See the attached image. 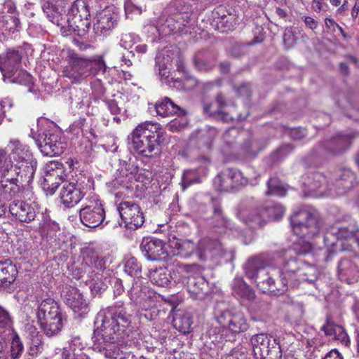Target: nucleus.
Returning <instances> with one entry per match:
<instances>
[{
	"instance_id": "f257e3e1",
	"label": "nucleus",
	"mask_w": 359,
	"mask_h": 359,
	"mask_svg": "<svg viewBox=\"0 0 359 359\" xmlns=\"http://www.w3.org/2000/svg\"><path fill=\"white\" fill-rule=\"evenodd\" d=\"M97 329L93 332V351L100 355L95 359H105V351H111V344L123 339L131 332L130 316L121 305L102 309L97 315Z\"/></svg>"
},
{
	"instance_id": "f03ea898",
	"label": "nucleus",
	"mask_w": 359,
	"mask_h": 359,
	"mask_svg": "<svg viewBox=\"0 0 359 359\" xmlns=\"http://www.w3.org/2000/svg\"><path fill=\"white\" fill-rule=\"evenodd\" d=\"M106 68L101 56L87 58L72 53L69 55L68 64L63 67L62 74L70 79L72 83H79L88 76H94L100 73L103 74Z\"/></svg>"
},
{
	"instance_id": "7ed1b4c3",
	"label": "nucleus",
	"mask_w": 359,
	"mask_h": 359,
	"mask_svg": "<svg viewBox=\"0 0 359 359\" xmlns=\"http://www.w3.org/2000/svg\"><path fill=\"white\" fill-rule=\"evenodd\" d=\"M10 154L0 148V177L26 169L30 165L37 166L28 147L18 140H11L8 144Z\"/></svg>"
},
{
	"instance_id": "20e7f679",
	"label": "nucleus",
	"mask_w": 359,
	"mask_h": 359,
	"mask_svg": "<svg viewBox=\"0 0 359 359\" xmlns=\"http://www.w3.org/2000/svg\"><path fill=\"white\" fill-rule=\"evenodd\" d=\"M36 167L30 165L25 170L0 177V197L9 201L28 196Z\"/></svg>"
},
{
	"instance_id": "39448f33",
	"label": "nucleus",
	"mask_w": 359,
	"mask_h": 359,
	"mask_svg": "<svg viewBox=\"0 0 359 359\" xmlns=\"http://www.w3.org/2000/svg\"><path fill=\"white\" fill-rule=\"evenodd\" d=\"M280 271L281 278L278 283V290L280 293L285 292L288 285L297 287L301 283H313L317 280L318 275L315 266L294 258L285 262Z\"/></svg>"
},
{
	"instance_id": "423d86ee",
	"label": "nucleus",
	"mask_w": 359,
	"mask_h": 359,
	"mask_svg": "<svg viewBox=\"0 0 359 359\" xmlns=\"http://www.w3.org/2000/svg\"><path fill=\"white\" fill-rule=\"evenodd\" d=\"M324 243L329 254L353 252L359 254V231H354L340 224L330 226L325 233Z\"/></svg>"
},
{
	"instance_id": "0eeeda50",
	"label": "nucleus",
	"mask_w": 359,
	"mask_h": 359,
	"mask_svg": "<svg viewBox=\"0 0 359 359\" xmlns=\"http://www.w3.org/2000/svg\"><path fill=\"white\" fill-rule=\"evenodd\" d=\"M245 275L252 280L263 292H270L275 295L281 294L278 290L280 269L272 266H264L258 259L249 260L245 265Z\"/></svg>"
},
{
	"instance_id": "6e6552de",
	"label": "nucleus",
	"mask_w": 359,
	"mask_h": 359,
	"mask_svg": "<svg viewBox=\"0 0 359 359\" xmlns=\"http://www.w3.org/2000/svg\"><path fill=\"white\" fill-rule=\"evenodd\" d=\"M358 136V133L356 131L339 133L318 142L311 150L309 156L311 161L318 162L340 155L349 149L353 140Z\"/></svg>"
},
{
	"instance_id": "1a4fd4ad",
	"label": "nucleus",
	"mask_w": 359,
	"mask_h": 359,
	"mask_svg": "<svg viewBox=\"0 0 359 359\" xmlns=\"http://www.w3.org/2000/svg\"><path fill=\"white\" fill-rule=\"evenodd\" d=\"M41 329L48 337L58 334L63 327L64 316L59 304L53 298L43 299L36 312Z\"/></svg>"
},
{
	"instance_id": "9d476101",
	"label": "nucleus",
	"mask_w": 359,
	"mask_h": 359,
	"mask_svg": "<svg viewBox=\"0 0 359 359\" xmlns=\"http://www.w3.org/2000/svg\"><path fill=\"white\" fill-rule=\"evenodd\" d=\"M294 233L300 238H311L316 236L320 226L315 215L307 210H299L294 212L290 218Z\"/></svg>"
},
{
	"instance_id": "9b49d317",
	"label": "nucleus",
	"mask_w": 359,
	"mask_h": 359,
	"mask_svg": "<svg viewBox=\"0 0 359 359\" xmlns=\"http://www.w3.org/2000/svg\"><path fill=\"white\" fill-rule=\"evenodd\" d=\"M68 32L85 34L90 28V11L85 0H76L67 14Z\"/></svg>"
},
{
	"instance_id": "f8f14e48",
	"label": "nucleus",
	"mask_w": 359,
	"mask_h": 359,
	"mask_svg": "<svg viewBox=\"0 0 359 359\" xmlns=\"http://www.w3.org/2000/svg\"><path fill=\"white\" fill-rule=\"evenodd\" d=\"M252 351L256 359H280L282 351L276 339L266 334H255L251 338Z\"/></svg>"
},
{
	"instance_id": "ddd939ff",
	"label": "nucleus",
	"mask_w": 359,
	"mask_h": 359,
	"mask_svg": "<svg viewBox=\"0 0 359 359\" xmlns=\"http://www.w3.org/2000/svg\"><path fill=\"white\" fill-rule=\"evenodd\" d=\"M90 180L85 177L78 178L76 182H66L60 194L62 203L68 208L77 204L90 189Z\"/></svg>"
},
{
	"instance_id": "4468645a",
	"label": "nucleus",
	"mask_w": 359,
	"mask_h": 359,
	"mask_svg": "<svg viewBox=\"0 0 359 359\" xmlns=\"http://www.w3.org/2000/svg\"><path fill=\"white\" fill-rule=\"evenodd\" d=\"M196 267L194 264H177L172 271H169L165 268H159L149 272V279L151 282L156 285L165 287L168 286L170 280L175 283H184L185 280L180 278L182 273H191Z\"/></svg>"
},
{
	"instance_id": "2eb2a0df",
	"label": "nucleus",
	"mask_w": 359,
	"mask_h": 359,
	"mask_svg": "<svg viewBox=\"0 0 359 359\" xmlns=\"http://www.w3.org/2000/svg\"><path fill=\"white\" fill-rule=\"evenodd\" d=\"M248 180L236 168H225L214 178L213 184L219 191H231L246 185Z\"/></svg>"
},
{
	"instance_id": "dca6fc26",
	"label": "nucleus",
	"mask_w": 359,
	"mask_h": 359,
	"mask_svg": "<svg viewBox=\"0 0 359 359\" xmlns=\"http://www.w3.org/2000/svg\"><path fill=\"white\" fill-rule=\"evenodd\" d=\"M86 200L84 207L79 210L81 222L88 227H97L102 224L105 218L103 205L96 196Z\"/></svg>"
},
{
	"instance_id": "f3484780",
	"label": "nucleus",
	"mask_w": 359,
	"mask_h": 359,
	"mask_svg": "<svg viewBox=\"0 0 359 359\" xmlns=\"http://www.w3.org/2000/svg\"><path fill=\"white\" fill-rule=\"evenodd\" d=\"M164 132L156 123L145 122L139 124L133 131L128 139L131 140V145L140 149L142 141L148 142L151 139H165L163 136Z\"/></svg>"
},
{
	"instance_id": "a211bd4d",
	"label": "nucleus",
	"mask_w": 359,
	"mask_h": 359,
	"mask_svg": "<svg viewBox=\"0 0 359 359\" xmlns=\"http://www.w3.org/2000/svg\"><path fill=\"white\" fill-rule=\"evenodd\" d=\"M65 170L62 163L50 161L45 168V175L41 182L43 189L49 194H53L65 180Z\"/></svg>"
},
{
	"instance_id": "6ab92c4d",
	"label": "nucleus",
	"mask_w": 359,
	"mask_h": 359,
	"mask_svg": "<svg viewBox=\"0 0 359 359\" xmlns=\"http://www.w3.org/2000/svg\"><path fill=\"white\" fill-rule=\"evenodd\" d=\"M118 210L124 226L129 229H137L144 222V214L140 207L132 201L120 203Z\"/></svg>"
},
{
	"instance_id": "aec40b11",
	"label": "nucleus",
	"mask_w": 359,
	"mask_h": 359,
	"mask_svg": "<svg viewBox=\"0 0 359 359\" xmlns=\"http://www.w3.org/2000/svg\"><path fill=\"white\" fill-rule=\"evenodd\" d=\"M62 297L65 304L79 316H84L89 312L88 302L76 287L65 286L62 291Z\"/></svg>"
},
{
	"instance_id": "412c9836",
	"label": "nucleus",
	"mask_w": 359,
	"mask_h": 359,
	"mask_svg": "<svg viewBox=\"0 0 359 359\" xmlns=\"http://www.w3.org/2000/svg\"><path fill=\"white\" fill-rule=\"evenodd\" d=\"M218 323L233 333L245 332L249 325L245 315L241 311L225 310L217 318Z\"/></svg>"
},
{
	"instance_id": "4be33fe9",
	"label": "nucleus",
	"mask_w": 359,
	"mask_h": 359,
	"mask_svg": "<svg viewBox=\"0 0 359 359\" xmlns=\"http://www.w3.org/2000/svg\"><path fill=\"white\" fill-rule=\"evenodd\" d=\"M36 144L44 156H54L62 154L66 149L57 133L46 131L36 140Z\"/></svg>"
},
{
	"instance_id": "5701e85b",
	"label": "nucleus",
	"mask_w": 359,
	"mask_h": 359,
	"mask_svg": "<svg viewBox=\"0 0 359 359\" xmlns=\"http://www.w3.org/2000/svg\"><path fill=\"white\" fill-rule=\"evenodd\" d=\"M140 249L144 255L151 261H166L170 257L166 245L160 239H143Z\"/></svg>"
},
{
	"instance_id": "b1692460",
	"label": "nucleus",
	"mask_w": 359,
	"mask_h": 359,
	"mask_svg": "<svg viewBox=\"0 0 359 359\" xmlns=\"http://www.w3.org/2000/svg\"><path fill=\"white\" fill-rule=\"evenodd\" d=\"M224 252L225 250L218 239L206 237L201 239L197 245V255L202 261L222 257Z\"/></svg>"
},
{
	"instance_id": "393cba45",
	"label": "nucleus",
	"mask_w": 359,
	"mask_h": 359,
	"mask_svg": "<svg viewBox=\"0 0 359 359\" xmlns=\"http://www.w3.org/2000/svg\"><path fill=\"white\" fill-rule=\"evenodd\" d=\"M22 53L17 50H8L0 56V70L4 78H11L19 70L22 61Z\"/></svg>"
},
{
	"instance_id": "a878e982",
	"label": "nucleus",
	"mask_w": 359,
	"mask_h": 359,
	"mask_svg": "<svg viewBox=\"0 0 359 359\" xmlns=\"http://www.w3.org/2000/svg\"><path fill=\"white\" fill-rule=\"evenodd\" d=\"M189 273H182L180 278L185 280L183 284L186 285L187 291L194 299H198L203 297L205 290L208 286L205 279L201 276H190Z\"/></svg>"
},
{
	"instance_id": "bb28decb",
	"label": "nucleus",
	"mask_w": 359,
	"mask_h": 359,
	"mask_svg": "<svg viewBox=\"0 0 359 359\" xmlns=\"http://www.w3.org/2000/svg\"><path fill=\"white\" fill-rule=\"evenodd\" d=\"M9 212L21 222L29 223L36 217L34 208L31 204L20 200H14L10 204Z\"/></svg>"
},
{
	"instance_id": "cd10ccee",
	"label": "nucleus",
	"mask_w": 359,
	"mask_h": 359,
	"mask_svg": "<svg viewBox=\"0 0 359 359\" xmlns=\"http://www.w3.org/2000/svg\"><path fill=\"white\" fill-rule=\"evenodd\" d=\"M302 184L310 194L319 192L322 194L327 187L325 176L317 171L306 173L302 177Z\"/></svg>"
},
{
	"instance_id": "c85d7f7f",
	"label": "nucleus",
	"mask_w": 359,
	"mask_h": 359,
	"mask_svg": "<svg viewBox=\"0 0 359 359\" xmlns=\"http://www.w3.org/2000/svg\"><path fill=\"white\" fill-rule=\"evenodd\" d=\"M269 213L267 210L258 207L250 210L248 213L240 215L241 220L252 229L262 227L269 220Z\"/></svg>"
},
{
	"instance_id": "c756f323",
	"label": "nucleus",
	"mask_w": 359,
	"mask_h": 359,
	"mask_svg": "<svg viewBox=\"0 0 359 359\" xmlns=\"http://www.w3.org/2000/svg\"><path fill=\"white\" fill-rule=\"evenodd\" d=\"M337 269L340 280L348 283L356 280L359 276L358 265L350 259H341L338 263Z\"/></svg>"
},
{
	"instance_id": "7c9ffc66",
	"label": "nucleus",
	"mask_w": 359,
	"mask_h": 359,
	"mask_svg": "<svg viewBox=\"0 0 359 359\" xmlns=\"http://www.w3.org/2000/svg\"><path fill=\"white\" fill-rule=\"evenodd\" d=\"M115 23L114 15L109 11H103L97 15L93 30L97 36H106L114 28Z\"/></svg>"
},
{
	"instance_id": "2f4dec72",
	"label": "nucleus",
	"mask_w": 359,
	"mask_h": 359,
	"mask_svg": "<svg viewBox=\"0 0 359 359\" xmlns=\"http://www.w3.org/2000/svg\"><path fill=\"white\" fill-rule=\"evenodd\" d=\"M357 184L355 173L348 168L340 170L339 177L336 180L333 186L337 195L345 194Z\"/></svg>"
},
{
	"instance_id": "473e14b6",
	"label": "nucleus",
	"mask_w": 359,
	"mask_h": 359,
	"mask_svg": "<svg viewBox=\"0 0 359 359\" xmlns=\"http://www.w3.org/2000/svg\"><path fill=\"white\" fill-rule=\"evenodd\" d=\"M208 226L212 232L223 234L230 228V221L224 215L220 206H215L213 215L208 222Z\"/></svg>"
},
{
	"instance_id": "72a5a7b5",
	"label": "nucleus",
	"mask_w": 359,
	"mask_h": 359,
	"mask_svg": "<svg viewBox=\"0 0 359 359\" xmlns=\"http://www.w3.org/2000/svg\"><path fill=\"white\" fill-rule=\"evenodd\" d=\"M321 330L326 336L331 337L343 344L347 345L349 342L348 337L344 327L336 324L329 315L326 316L325 323L322 326Z\"/></svg>"
},
{
	"instance_id": "f704fd0d",
	"label": "nucleus",
	"mask_w": 359,
	"mask_h": 359,
	"mask_svg": "<svg viewBox=\"0 0 359 359\" xmlns=\"http://www.w3.org/2000/svg\"><path fill=\"white\" fill-rule=\"evenodd\" d=\"M18 269L11 259L0 262V289L11 285L16 279Z\"/></svg>"
},
{
	"instance_id": "c9c22d12",
	"label": "nucleus",
	"mask_w": 359,
	"mask_h": 359,
	"mask_svg": "<svg viewBox=\"0 0 359 359\" xmlns=\"http://www.w3.org/2000/svg\"><path fill=\"white\" fill-rule=\"evenodd\" d=\"M169 246L172 248L170 251V257L173 256H180L184 258L191 257L196 251L197 252V245L189 240L186 241H172L170 242Z\"/></svg>"
},
{
	"instance_id": "e433bc0d",
	"label": "nucleus",
	"mask_w": 359,
	"mask_h": 359,
	"mask_svg": "<svg viewBox=\"0 0 359 359\" xmlns=\"http://www.w3.org/2000/svg\"><path fill=\"white\" fill-rule=\"evenodd\" d=\"M152 292L144 285V280L142 278H135L131 288L128 290L130 299L136 303L142 304L151 297Z\"/></svg>"
},
{
	"instance_id": "4c0bfd02",
	"label": "nucleus",
	"mask_w": 359,
	"mask_h": 359,
	"mask_svg": "<svg viewBox=\"0 0 359 359\" xmlns=\"http://www.w3.org/2000/svg\"><path fill=\"white\" fill-rule=\"evenodd\" d=\"M88 282L92 293L97 294L106 290L110 280L107 272L98 271L95 273L94 271H92L90 273Z\"/></svg>"
},
{
	"instance_id": "58836bf2",
	"label": "nucleus",
	"mask_w": 359,
	"mask_h": 359,
	"mask_svg": "<svg viewBox=\"0 0 359 359\" xmlns=\"http://www.w3.org/2000/svg\"><path fill=\"white\" fill-rule=\"evenodd\" d=\"M214 57L211 53L206 50H201L197 52L194 56V65L195 68L202 72H208L211 71L215 64Z\"/></svg>"
},
{
	"instance_id": "ea45409f",
	"label": "nucleus",
	"mask_w": 359,
	"mask_h": 359,
	"mask_svg": "<svg viewBox=\"0 0 359 359\" xmlns=\"http://www.w3.org/2000/svg\"><path fill=\"white\" fill-rule=\"evenodd\" d=\"M216 15L217 16L215 18L217 19V27L222 32L232 30L238 23L235 15L228 13L223 8H219Z\"/></svg>"
},
{
	"instance_id": "a19ab883",
	"label": "nucleus",
	"mask_w": 359,
	"mask_h": 359,
	"mask_svg": "<svg viewBox=\"0 0 359 359\" xmlns=\"http://www.w3.org/2000/svg\"><path fill=\"white\" fill-rule=\"evenodd\" d=\"M155 109L157 114L163 117L172 114L182 115L184 114L183 109L168 97H164L161 101L156 102Z\"/></svg>"
},
{
	"instance_id": "79ce46f5",
	"label": "nucleus",
	"mask_w": 359,
	"mask_h": 359,
	"mask_svg": "<svg viewBox=\"0 0 359 359\" xmlns=\"http://www.w3.org/2000/svg\"><path fill=\"white\" fill-rule=\"evenodd\" d=\"M165 142V139L158 140L154 138V140H149L148 142L142 141L141 147L138 149L135 146H132V148L138 154L146 156L151 157L156 155L160 151V145Z\"/></svg>"
},
{
	"instance_id": "37998d69",
	"label": "nucleus",
	"mask_w": 359,
	"mask_h": 359,
	"mask_svg": "<svg viewBox=\"0 0 359 359\" xmlns=\"http://www.w3.org/2000/svg\"><path fill=\"white\" fill-rule=\"evenodd\" d=\"M193 316L187 311H183L175 315L173 325L179 332L188 334L192 330Z\"/></svg>"
},
{
	"instance_id": "c03bdc74",
	"label": "nucleus",
	"mask_w": 359,
	"mask_h": 359,
	"mask_svg": "<svg viewBox=\"0 0 359 359\" xmlns=\"http://www.w3.org/2000/svg\"><path fill=\"white\" fill-rule=\"evenodd\" d=\"M0 29L6 34H11L19 32L20 22L17 17L5 15L0 20Z\"/></svg>"
},
{
	"instance_id": "a18cd8bd",
	"label": "nucleus",
	"mask_w": 359,
	"mask_h": 359,
	"mask_svg": "<svg viewBox=\"0 0 359 359\" xmlns=\"http://www.w3.org/2000/svg\"><path fill=\"white\" fill-rule=\"evenodd\" d=\"M43 351L41 335L32 338L25 355L24 359H36Z\"/></svg>"
},
{
	"instance_id": "49530a36",
	"label": "nucleus",
	"mask_w": 359,
	"mask_h": 359,
	"mask_svg": "<svg viewBox=\"0 0 359 359\" xmlns=\"http://www.w3.org/2000/svg\"><path fill=\"white\" fill-rule=\"evenodd\" d=\"M23 343L16 332H13L9 349L10 359H20L24 352Z\"/></svg>"
},
{
	"instance_id": "de8ad7c7",
	"label": "nucleus",
	"mask_w": 359,
	"mask_h": 359,
	"mask_svg": "<svg viewBox=\"0 0 359 359\" xmlns=\"http://www.w3.org/2000/svg\"><path fill=\"white\" fill-rule=\"evenodd\" d=\"M266 195H277L284 196L286 194V189L283 184L277 177H271L267 182Z\"/></svg>"
},
{
	"instance_id": "09e8293b",
	"label": "nucleus",
	"mask_w": 359,
	"mask_h": 359,
	"mask_svg": "<svg viewBox=\"0 0 359 359\" xmlns=\"http://www.w3.org/2000/svg\"><path fill=\"white\" fill-rule=\"evenodd\" d=\"M158 30L165 35L180 32L179 25L176 22L175 15L169 16L164 23L158 26Z\"/></svg>"
},
{
	"instance_id": "8fccbe9b",
	"label": "nucleus",
	"mask_w": 359,
	"mask_h": 359,
	"mask_svg": "<svg viewBox=\"0 0 359 359\" xmlns=\"http://www.w3.org/2000/svg\"><path fill=\"white\" fill-rule=\"evenodd\" d=\"M16 74L17 76L15 74L11 78H4V79H8L10 83H18L27 86H29L32 84V77L27 72L19 69Z\"/></svg>"
},
{
	"instance_id": "3c124183",
	"label": "nucleus",
	"mask_w": 359,
	"mask_h": 359,
	"mask_svg": "<svg viewBox=\"0 0 359 359\" xmlns=\"http://www.w3.org/2000/svg\"><path fill=\"white\" fill-rule=\"evenodd\" d=\"M85 262L87 264H91L95 269L100 271L102 272L105 269L104 259L99 257L94 251L90 250L87 252Z\"/></svg>"
},
{
	"instance_id": "603ef678",
	"label": "nucleus",
	"mask_w": 359,
	"mask_h": 359,
	"mask_svg": "<svg viewBox=\"0 0 359 359\" xmlns=\"http://www.w3.org/2000/svg\"><path fill=\"white\" fill-rule=\"evenodd\" d=\"M142 266L141 264L137 262L135 257L128 258L124 266V271L130 276L136 277L140 278L139 275L141 273Z\"/></svg>"
},
{
	"instance_id": "864d4df0",
	"label": "nucleus",
	"mask_w": 359,
	"mask_h": 359,
	"mask_svg": "<svg viewBox=\"0 0 359 359\" xmlns=\"http://www.w3.org/2000/svg\"><path fill=\"white\" fill-rule=\"evenodd\" d=\"M171 79L174 82L181 83L182 88L186 90H191L198 85V80L189 73H186L184 75H182L180 79H174V77H172Z\"/></svg>"
},
{
	"instance_id": "5fc2aeb1",
	"label": "nucleus",
	"mask_w": 359,
	"mask_h": 359,
	"mask_svg": "<svg viewBox=\"0 0 359 359\" xmlns=\"http://www.w3.org/2000/svg\"><path fill=\"white\" fill-rule=\"evenodd\" d=\"M199 182L200 178L198 176L196 170H187L184 171L181 182L184 189H185L186 188H187L188 187L193 184Z\"/></svg>"
},
{
	"instance_id": "6e6d98bb",
	"label": "nucleus",
	"mask_w": 359,
	"mask_h": 359,
	"mask_svg": "<svg viewBox=\"0 0 359 359\" xmlns=\"http://www.w3.org/2000/svg\"><path fill=\"white\" fill-rule=\"evenodd\" d=\"M262 208L267 210L269 213V219L271 218L275 220H278L281 218L285 213L284 207L278 203H273L269 205L262 206Z\"/></svg>"
},
{
	"instance_id": "4d7b16f0",
	"label": "nucleus",
	"mask_w": 359,
	"mask_h": 359,
	"mask_svg": "<svg viewBox=\"0 0 359 359\" xmlns=\"http://www.w3.org/2000/svg\"><path fill=\"white\" fill-rule=\"evenodd\" d=\"M243 150L246 158H254L259 151L257 141L250 140L243 146Z\"/></svg>"
},
{
	"instance_id": "13d9d810",
	"label": "nucleus",
	"mask_w": 359,
	"mask_h": 359,
	"mask_svg": "<svg viewBox=\"0 0 359 359\" xmlns=\"http://www.w3.org/2000/svg\"><path fill=\"white\" fill-rule=\"evenodd\" d=\"M234 292L243 298L248 300H252L255 297V292L246 284L240 283L237 287L234 288Z\"/></svg>"
},
{
	"instance_id": "bf43d9fd",
	"label": "nucleus",
	"mask_w": 359,
	"mask_h": 359,
	"mask_svg": "<svg viewBox=\"0 0 359 359\" xmlns=\"http://www.w3.org/2000/svg\"><path fill=\"white\" fill-rule=\"evenodd\" d=\"M209 0H180V4L183 5L186 12L191 11L194 8L200 7L201 9L208 4Z\"/></svg>"
},
{
	"instance_id": "052dcab7",
	"label": "nucleus",
	"mask_w": 359,
	"mask_h": 359,
	"mask_svg": "<svg viewBox=\"0 0 359 359\" xmlns=\"http://www.w3.org/2000/svg\"><path fill=\"white\" fill-rule=\"evenodd\" d=\"M43 11L44 13L46 15L47 18L51 21L54 22L55 20H57V11L55 6L47 1L43 3L42 6Z\"/></svg>"
},
{
	"instance_id": "680f3d73",
	"label": "nucleus",
	"mask_w": 359,
	"mask_h": 359,
	"mask_svg": "<svg viewBox=\"0 0 359 359\" xmlns=\"http://www.w3.org/2000/svg\"><path fill=\"white\" fill-rule=\"evenodd\" d=\"M173 53H172L169 50H163L159 53L156 57V65H160V63L166 64V67H168L171 65V62L173 59Z\"/></svg>"
},
{
	"instance_id": "e2e57ef3",
	"label": "nucleus",
	"mask_w": 359,
	"mask_h": 359,
	"mask_svg": "<svg viewBox=\"0 0 359 359\" xmlns=\"http://www.w3.org/2000/svg\"><path fill=\"white\" fill-rule=\"evenodd\" d=\"M13 320L8 311L0 306V327H10Z\"/></svg>"
},
{
	"instance_id": "0e129e2a",
	"label": "nucleus",
	"mask_w": 359,
	"mask_h": 359,
	"mask_svg": "<svg viewBox=\"0 0 359 359\" xmlns=\"http://www.w3.org/2000/svg\"><path fill=\"white\" fill-rule=\"evenodd\" d=\"M290 138L294 141H301L307 135L305 128H293L288 132Z\"/></svg>"
},
{
	"instance_id": "69168bd1",
	"label": "nucleus",
	"mask_w": 359,
	"mask_h": 359,
	"mask_svg": "<svg viewBox=\"0 0 359 359\" xmlns=\"http://www.w3.org/2000/svg\"><path fill=\"white\" fill-rule=\"evenodd\" d=\"M128 354H123L116 346H113L111 351H105V359H128Z\"/></svg>"
},
{
	"instance_id": "338daca9",
	"label": "nucleus",
	"mask_w": 359,
	"mask_h": 359,
	"mask_svg": "<svg viewBox=\"0 0 359 359\" xmlns=\"http://www.w3.org/2000/svg\"><path fill=\"white\" fill-rule=\"evenodd\" d=\"M158 69V74L160 76V79L162 81L165 83H169L170 81H172L170 71L168 70V67H166V64L164 63H160V65H157Z\"/></svg>"
},
{
	"instance_id": "774afa93",
	"label": "nucleus",
	"mask_w": 359,
	"mask_h": 359,
	"mask_svg": "<svg viewBox=\"0 0 359 359\" xmlns=\"http://www.w3.org/2000/svg\"><path fill=\"white\" fill-rule=\"evenodd\" d=\"M175 15L177 24L179 25L180 32L182 31L184 27L189 26L190 16L189 15V12H186V9H184L183 14L178 13Z\"/></svg>"
}]
</instances>
